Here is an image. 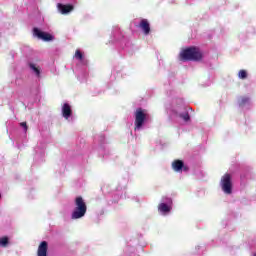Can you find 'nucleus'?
<instances>
[{"mask_svg": "<svg viewBox=\"0 0 256 256\" xmlns=\"http://www.w3.org/2000/svg\"><path fill=\"white\" fill-rule=\"evenodd\" d=\"M180 61H203V52L199 47H188L181 51Z\"/></svg>", "mask_w": 256, "mask_h": 256, "instance_id": "obj_1", "label": "nucleus"}, {"mask_svg": "<svg viewBox=\"0 0 256 256\" xmlns=\"http://www.w3.org/2000/svg\"><path fill=\"white\" fill-rule=\"evenodd\" d=\"M75 208L71 214V219H83L85 215L87 214V204L85 203V200L83 197L78 196L75 198Z\"/></svg>", "mask_w": 256, "mask_h": 256, "instance_id": "obj_2", "label": "nucleus"}, {"mask_svg": "<svg viewBox=\"0 0 256 256\" xmlns=\"http://www.w3.org/2000/svg\"><path fill=\"white\" fill-rule=\"evenodd\" d=\"M220 185L222 187V191L226 195H231L233 193V182L231 180V174L226 173L221 177Z\"/></svg>", "mask_w": 256, "mask_h": 256, "instance_id": "obj_3", "label": "nucleus"}, {"mask_svg": "<svg viewBox=\"0 0 256 256\" xmlns=\"http://www.w3.org/2000/svg\"><path fill=\"white\" fill-rule=\"evenodd\" d=\"M134 117H135V122H134L135 130L141 129L143 127V124L147 120V114L145 113V110H143L142 108H137L134 113Z\"/></svg>", "mask_w": 256, "mask_h": 256, "instance_id": "obj_4", "label": "nucleus"}, {"mask_svg": "<svg viewBox=\"0 0 256 256\" xmlns=\"http://www.w3.org/2000/svg\"><path fill=\"white\" fill-rule=\"evenodd\" d=\"M34 37H38V39H42L43 41H53V36L49 33L42 32L39 28L33 29Z\"/></svg>", "mask_w": 256, "mask_h": 256, "instance_id": "obj_5", "label": "nucleus"}, {"mask_svg": "<svg viewBox=\"0 0 256 256\" xmlns=\"http://www.w3.org/2000/svg\"><path fill=\"white\" fill-rule=\"evenodd\" d=\"M57 8H58V11H60V13L62 15H67V13H71V11H73V9H75V7L71 4H61V3H58L57 4Z\"/></svg>", "mask_w": 256, "mask_h": 256, "instance_id": "obj_6", "label": "nucleus"}, {"mask_svg": "<svg viewBox=\"0 0 256 256\" xmlns=\"http://www.w3.org/2000/svg\"><path fill=\"white\" fill-rule=\"evenodd\" d=\"M139 27L143 31L144 35H149V33H151V24H149L148 19H142Z\"/></svg>", "mask_w": 256, "mask_h": 256, "instance_id": "obj_7", "label": "nucleus"}, {"mask_svg": "<svg viewBox=\"0 0 256 256\" xmlns=\"http://www.w3.org/2000/svg\"><path fill=\"white\" fill-rule=\"evenodd\" d=\"M49 249V244L47 241H42L37 250V256H47V251Z\"/></svg>", "mask_w": 256, "mask_h": 256, "instance_id": "obj_8", "label": "nucleus"}, {"mask_svg": "<svg viewBox=\"0 0 256 256\" xmlns=\"http://www.w3.org/2000/svg\"><path fill=\"white\" fill-rule=\"evenodd\" d=\"M71 115H73L71 105H69V103H64L62 106V116L64 117V119H69Z\"/></svg>", "mask_w": 256, "mask_h": 256, "instance_id": "obj_9", "label": "nucleus"}, {"mask_svg": "<svg viewBox=\"0 0 256 256\" xmlns=\"http://www.w3.org/2000/svg\"><path fill=\"white\" fill-rule=\"evenodd\" d=\"M183 165H184L183 160H174L172 162V168L177 173L183 171Z\"/></svg>", "mask_w": 256, "mask_h": 256, "instance_id": "obj_10", "label": "nucleus"}, {"mask_svg": "<svg viewBox=\"0 0 256 256\" xmlns=\"http://www.w3.org/2000/svg\"><path fill=\"white\" fill-rule=\"evenodd\" d=\"M158 209L159 211H161V213H169V211H171V208H169V205L165 203L159 204Z\"/></svg>", "mask_w": 256, "mask_h": 256, "instance_id": "obj_11", "label": "nucleus"}, {"mask_svg": "<svg viewBox=\"0 0 256 256\" xmlns=\"http://www.w3.org/2000/svg\"><path fill=\"white\" fill-rule=\"evenodd\" d=\"M30 69H32V71H34V73L36 74L37 77L41 76V69L37 66H35V64L30 63L29 64Z\"/></svg>", "mask_w": 256, "mask_h": 256, "instance_id": "obj_12", "label": "nucleus"}, {"mask_svg": "<svg viewBox=\"0 0 256 256\" xmlns=\"http://www.w3.org/2000/svg\"><path fill=\"white\" fill-rule=\"evenodd\" d=\"M7 245H9V238L7 236L0 238V247H7Z\"/></svg>", "mask_w": 256, "mask_h": 256, "instance_id": "obj_13", "label": "nucleus"}, {"mask_svg": "<svg viewBox=\"0 0 256 256\" xmlns=\"http://www.w3.org/2000/svg\"><path fill=\"white\" fill-rule=\"evenodd\" d=\"M75 59H78V61H83V53L81 50L77 49L74 55Z\"/></svg>", "mask_w": 256, "mask_h": 256, "instance_id": "obj_14", "label": "nucleus"}, {"mask_svg": "<svg viewBox=\"0 0 256 256\" xmlns=\"http://www.w3.org/2000/svg\"><path fill=\"white\" fill-rule=\"evenodd\" d=\"M180 119H183V121H189L191 117L189 116V112H184L179 114Z\"/></svg>", "mask_w": 256, "mask_h": 256, "instance_id": "obj_15", "label": "nucleus"}, {"mask_svg": "<svg viewBox=\"0 0 256 256\" xmlns=\"http://www.w3.org/2000/svg\"><path fill=\"white\" fill-rule=\"evenodd\" d=\"M239 79H246L247 78V70H240L238 73Z\"/></svg>", "mask_w": 256, "mask_h": 256, "instance_id": "obj_16", "label": "nucleus"}, {"mask_svg": "<svg viewBox=\"0 0 256 256\" xmlns=\"http://www.w3.org/2000/svg\"><path fill=\"white\" fill-rule=\"evenodd\" d=\"M20 126L23 127L25 132H27V129H29V127L27 126V122L20 123Z\"/></svg>", "mask_w": 256, "mask_h": 256, "instance_id": "obj_17", "label": "nucleus"}, {"mask_svg": "<svg viewBox=\"0 0 256 256\" xmlns=\"http://www.w3.org/2000/svg\"><path fill=\"white\" fill-rule=\"evenodd\" d=\"M183 171H189V167L185 166V164H183Z\"/></svg>", "mask_w": 256, "mask_h": 256, "instance_id": "obj_18", "label": "nucleus"}, {"mask_svg": "<svg viewBox=\"0 0 256 256\" xmlns=\"http://www.w3.org/2000/svg\"><path fill=\"white\" fill-rule=\"evenodd\" d=\"M247 101H249V98L242 99V103H247Z\"/></svg>", "mask_w": 256, "mask_h": 256, "instance_id": "obj_19", "label": "nucleus"}, {"mask_svg": "<svg viewBox=\"0 0 256 256\" xmlns=\"http://www.w3.org/2000/svg\"><path fill=\"white\" fill-rule=\"evenodd\" d=\"M254 256H256V254H254Z\"/></svg>", "mask_w": 256, "mask_h": 256, "instance_id": "obj_20", "label": "nucleus"}]
</instances>
